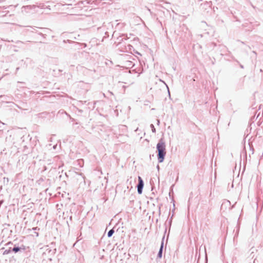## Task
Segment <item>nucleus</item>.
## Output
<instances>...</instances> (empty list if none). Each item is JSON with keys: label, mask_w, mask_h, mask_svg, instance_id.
I'll return each instance as SVG.
<instances>
[{"label": "nucleus", "mask_w": 263, "mask_h": 263, "mask_svg": "<svg viewBox=\"0 0 263 263\" xmlns=\"http://www.w3.org/2000/svg\"><path fill=\"white\" fill-rule=\"evenodd\" d=\"M157 149L158 152V161L161 163L163 161L164 157L166 154L165 144L162 139H161L157 144Z\"/></svg>", "instance_id": "obj_1"}, {"label": "nucleus", "mask_w": 263, "mask_h": 263, "mask_svg": "<svg viewBox=\"0 0 263 263\" xmlns=\"http://www.w3.org/2000/svg\"><path fill=\"white\" fill-rule=\"evenodd\" d=\"M139 183L138 185V192L139 194H141L142 192V188L143 187V182L141 177H138Z\"/></svg>", "instance_id": "obj_2"}, {"label": "nucleus", "mask_w": 263, "mask_h": 263, "mask_svg": "<svg viewBox=\"0 0 263 263\" xmlns=\"http://www.w3.org/2000/svg\"><path fill=\"white\" fill-rule=\"evenodd\" d=\"M162 249H163V243L161 244L159 253H158V257L159 258H161L162 257Z\"/></svg>", "instance_id": "obj_3"}, {"label": "nucleus", "mask_w": 263, "mask_h": 263, "mask_svg": "<svg viewBox=\"0 0 263 263\" xmlns=\"http://www.w3.org/2000/svg\"><path fill=\"white\" fill-rule=\"evenodd\" d=\"M114 233V230L111 229L108 232V236L109 237L111 236L112 234Z\"/></svg>", "instance_id": "obj_4"}, {"label": "nucleus", "mask_w": 263, "mask_h": 263, "mask_svg": "<svg viewBox=\"0 0 263 263\" xmlns=\"http://www.w3.org/2000/svg\"><path fill=\"white\" fill-rule=\"evenodd\" d=\"M20 250V249L18 247H15L13 249V251L15 252H17L18 251H19Z\"/></svg>", "instance_id": "obj_5"}, {"label": "nucleus", "mask_w": 263, "mask_h": 263, "mask_svg": "<svg viewBox=\"0 0 263 263\" xmlns=\"http://www.w3.org/2000/svg\"><path fill=\"white\" fill-rule=\"evenodd\" d=\"M11 252V250L9 249L8 250H5L4 253H3V254L4 255H5V254H9L10 252Z\"/></svg>", "instance_id": "obj_6"}]
</instances>
